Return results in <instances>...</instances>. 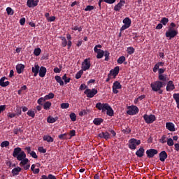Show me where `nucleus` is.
<instances>
[{
  "mask_svg": "<svg viewBox=\"0 0 179 179\" xmlns=\"http://www.w3.org/2000/svg\"><path fill=\"white\" fill-rule=\"evenodd\" d=\"M85 94H86L87 97H90V99H92V97H94V96H96V94L98 93L97 90L96 89H87L85 92H84Z\"/></svg>",
  "mask_w": 179,
  "mask_h": 179,
  "instance_id": "9",
  "label": "nucleus"
},
{
  "mask_svg": "<svg viewBox=\"0 0 179 179\" xmlns=\"http://www.w3.org/2000/svg\"><path fill=\"white\" fill-rule=\"evenodd\" d=\"M167 145L168 146H173L174 145V141H173V138H168Z\"/></svg>",
  "mask_w": 179,
  "mask_h": 179,
  "instance_id": "57",
  "label": "nucleus"
},
{
  "mask_svg": "<svg viewBox=\"0 0 179 179\" xmlns=\"http://www.w3.org/2000/svg\"><path fill=\"white\" fill-rule=\"evenodd\" d=\"M90 66H92V64L90 63V59H85L82 63V70L84 71H89V69H90Z\"/></svg>",
  "mask_w": 179,
  "mask_h": 179,
  "instance_id": "8",
  "label": "nucleus"
},
{
  "mask_svg": "<svg viewBox=\"0 0 179 179\" xmlns=\"http://www.w3.org/2000/svg\"><path fill=\"white\" fill-rule=\"evenodd\" d=\"M6 77H2L1 79H0V86H1V87H6V86H9L10 82L9 81H6Z\"/></svg>",
  "mask_w": 179,
  "mask_h": 179,
  "instance_id": "18",
  "label": "nucleus"
},
{
  "mask_svg": "<svg viewBox=\"0 0 179 179\" xmlns=\"http://www.w3.org/2000/svg\"><path fill=\"white\" fill-rule=\"evenodd\" d=\"M6 110V105H1L0 106V114Z\"/></svg>",
  "mask_w": 179,
  "mask_h": 179,
  "instance_id": "63",
  "label": "nucleus"
},
{
  "mask_svg": "<svg viewBox=\"0 0 179 179\" xmlns=\"http://www.w3.org/2000/svg\"><path fill=\"white\" fill-rule=\"evenodd\" d=\"M43 141L46 142H54V138L51 136L45 135L43 136Z\"/></svg>",
  "mask_w": 179,
  "mask_h": 179,
  "instance_id": "34",
  "label": "nucleus"
},
{
  "mask_svg": "<svg viewBox=\"0 0 179 179\" xmlns=\"http://www.w3.org/2000/svg\"><path fill=\"white\" fill-rule=\"evenodd\" d=\"M16 71L17 73L19 74L23 73V71H24V65L22 64H17L16 66Z\"/></svg>",
  "mask_w": 179,
  "mask_h": 179,
  "instance_id": "25",
  "label": "nucleus"
},
{
  "mask_svg": "<svg viewBox=\"0 0 179 179\" xmlns=\"http://www.w3.org/2000/svg\"><path fill=\"white\" fill-rule=\"evenodd\" d=\"M62 47H66L68 45V41H66V38L65 37H62Z\"/></svg>",
  "mask_w": 179,
  "mask_h": 179,
  "instance_id": "47",
  "label": "nucleus"
},
{
  "mask_svg": "<svg viewBox=\"0 0 179 179\" xmlns=\"http://www.w3.org/2000/svg\"><path fill=\"white\" fill-rule=\"evenodd\" d=\"M82 75H83V70H80V71L76 74V79H80V78H82Z\"/></svg>",
  "mask_w": 179,
  "mask_h": 179,
  "instance_id": "46",
  "label": "nucleus"
},
{
  "mask_svg": "<svg viewBox=\"0 0 179 179\" xmlns=\"http://www.w3.org/2000/svg\"><path fill=\"white\" fill-rule=\"evenodd\" d=\"M124 25L120 28V31H124V30H126V29H129L131 27V24L132 23V21L129 17H125L123 20Z\"/></svg>",
  "mask_w": 179,
  "mask_h": 179,
  "instance_id": "6",
  "label": "nucleus"
},
{
  "mask_svg": "<svg viewBox=\"0 0 179 179\" xmlns=\"http://www.w3.org/2000/svg\"><path fill=\"white\" fill-rule=\"evenodd\" d=\"M168 155L166 151H162L159 153V160L160 162H166V159H167Z\"/></svg>",
  "mask_w": 179,
  "mask_h": 179,
  "instance_id": "23",
  "label": "nucleus"
},
{
  "mask_svg": "<svg viewBox=\"0 0 179 179\" xmlns=\"http://www.w3.org/2000/svg\"><path fill=\"white\" fill-rule=\"evenodd\" d=\"M55 79L57 83L59 84L60 86H64V80H62V78L59 76H56L55 77Z\"/></svg>",
  "mask_w": 179,
  "mask_h": 179,
  "instance_id": "30",
  "label": "nucleus"
},
{
  "mask_svg": "<svg viewBox=\"0 0 179 179\" xmlns=\"http://www.w3.org/2000/svg\"><path fill=\"white\" fill-rule=\"evenodd\" d=\"M166 129H168V131H170L171 132L176 131V126L172 122H166Z\"/></svg>",
  "mask_w": 179,
  "mask_h": 179,
  "instance_id": "17",
  "label": "nucleus"
},
{
  "mask_svg": "<svg viewBox=\"0 0 179 179\" xmlns=\"http://www.w3.org/2000/svg\"><path fill=\"white\" fill-rule=\"evenodd\" d=\"M47 121L49 124H54V122H57V119L51 117V116H49L47 119Z\"/></svg>",
  "mask_w": 179,
  "mask_h": 179,
  "instance_id": "41",
  "label": "nucleus"
},
{
  "mask_svg": "<svg viewBox=\"0 0 179 179\" xmlns=\"http://www.w3.org/2000/svg\"><path fill=\"white\" fill-rule=\"evenodd\" d=\"M173 97L176 102L178 108H179V93L173 94Z\"/></svg>",
  "mask_w": 179,
  "mask_h": 179,
  "instance_id": "32",
  "label": "nucleus"
},
{
  "mask_svg": "<svg viewBox=\"0 0 179 179\" xmlns=\"http://www.w3.org/2000/svg\"><path fill=\"white\" fill-rule=\"evenodd\" d=\"M19 132L22 134V132H23V130H22V129L20 128L14 129L13 133L15 134V135H17Z\"/></svg>",
  "mask_w": 179,
  "mask_h": 179,
  "instance_id": "58",
  "label": "nucleus"
},
{
  "mask_svg": "<svg viewBox=\"0 0 179 179\" xmlns=\"http://www.w3.org/2000/svg\"><path fill=\"white\" fill-rule=\"evenodd\" d=\"M96 108L101 110L102 113L106 111V114L109 117H113L114 115V110H113V108H111L107 103H101V102H99L96 104Z\"/></svg>",
  "mask_w": 179,
  "mask_h": 179,
  "instance_id": "1",
  "label": "nucleus"
},
{
  "mask_svg": "<svg viewBox=\"0 0 179 179\" xmlns=\"http://www.w3.org/2000/svg\"><path fill=\"white\" fill-rule=\"evenodd\" d=\"M157 153H159V151L156 149H149L147 150L146 151V155H147V157H148V159H152L153 157H155V156H156V155H157Z\"/></svg>",
  "mask_w": 179,
  "mask_h": 179,
  "instance_id": "10",
  "label": "nucleus"
},
{
  "mask_svg": "<svg viewBox=\"0 0 179 179\" xmlns=\"http://www.w3.org/2000/svg\"><path fill=\"white\" fill-rule=\"evenodd\" d=\"M143 117L146 124H153L156 121V116L155 115H148V114H145Z\"/></svg>",
  "mask_w": 179,
  "mask_h": 179,
  "instance_id": "5",
  "label": "nucleus"
},
{
  "mask_svg": "<svg viewBox=\"0 0 179 179\" xmlns=\"http://www.w3.org/2000/svg\"><path fill=\"white\" fill-rule=\"evenodd\" d=\"M125 5V0H120V2L115 6L114 10L115 12H120L122 8V6Z\"/></svg>",
  "mask_w": 179,
  "mask_h": 179,
  "instance_id": "13",
  "label": "nucleus"
},
{
  "mask_svg": "<svg viewBox=\"0 0 179 179\" xmlns=\"http://www.w3.org/2000/svg\"><path fill=\"white\" fill-rule=\"evenodd\" d=\"M34 55H36V57H38V55L41 54V49H40L39 48H35L34 50Z\"/></svg>",
  "mask_w": 179,
  "mask_h": 179,
  "instance_id": "44",
  "label": "nucleus"
},
{
  "mask_svg": "<svg viewBox=\"0 0 179 179\" xmlns=\"http://www.w3.org/2000/svg\"><path fill=\"white\" fill-rule=\"evenodd\" d=\"M47 101V99H45V97H41L38 99L37 103L39 104V106H43V103Z\"/></svg>",
  "mask_w": 179,
  "mask_h": 179,
  "instance_id": "35",
  "label": "nucleus"
},
{
  "mask_svg": "<svg viewBox=\"0 0 179 179\" xmlns=\"http://www.w3.org/2000/svg\"><path fill=\"white\" fill-rule=\"evenodd\" d=\"M22 171V168L17 166L16 168H14L11 173L13 176V177H15V176H19V173H20Z\"/></svg>",
  "mask_w": 179,
  "mask_h": 179,
  "instance_id": "26",
  "label": "nucleus"
},
{
  "mask_svg": "<svg viewBox=\"0 0 179 179\" xmlns=\"http://www.w3.org/2000/svg\"><path fill=\"white\" fill-rule=\"evenodd\" d=\"M139 113V108L136 106H131L128 107V110L127 111V114L128 115H136Z\"/></svg>",
  "mask_w": 179,
  "mask_h": 179,
  "instance_id": "7",
  "label": "nucleus"
},
{
  "mask_svg": "<svg viewBox=\"0 0 179 179\" xmlns=\"http://www.w3.org/2000/svg\"><path fill=\"white\" fill-rule=\"evenodd\" d=\"M136 155L137 157H143V155H145V148L143 147H141L136 152Z\"/></svg>",
  "mask_w": 179,
  "mask_h": 179,
  "instance_id": "24",
  "label": "nucleus"
},
{
  "mask_svg": "<svg viewBox=\"0 0 179 179\" xmlns=\"http://www.w3.org/2000/svg\"><path fill=\"white\" fill-rule=\"evenodd\" d=\"M38 152H40V153H46L47 152V150L44 149V147H39L38 148Z\"/></svg>",
  "mask_w": 179,
  "mask_h": 179,
  "instance_id": "59",
  "label": "nucleus"
},
{
  "mask_svg": "<svg viewBox=\"0 0 179 179\" xmlns=\"http://www.w3.org/2000/svg\"><path fill=\"white\" fill-rule=\"evenodd\" d=\"M160 66H164V62H157L154 68L152 69V71L155 73H156V72H157V71H159V69H160Z\"/></svg>",
  "mask_w": 179,
  "mask_h": 179,
  "instance_id": "21",
  "label": "nucleus"
},
{
  "mask_svg": "<svg viewBox=\"0 0 179 179\" xmlns=\"http://www.w3.org/2000/svg\"><path fill=\"white\" fill-rule=\"evenodd\" d=\"M98 138L105 139V141H108L111 137L110 136V133H108V131H102L98 134Z\"/></svg>",
  "mask_w": 179,
  "mask_h": 179,
  "instance_id": "12",
  "label": "nucleus"
},
{
  "mask_svg": "<svg viewBox=\"0 0 179 179\" xmlns=\"http://www.w3.org/2000/svg\"><path fill=\"white\" fill-rule=\"evenodd\" d=\"M120 73V66H117L114 68V69L110 70L109 75H112V76H117Z\"/></svg>",
  "mask_w": 179,
  "mask_h": 179,
  "instance_id": "20",
  "label": "nucleus"
},
{
  "mask_svg": "<svg viewBox=\"0 0 179 179\" xmlns=\"http://www.w3.org/2000/svg\"><path fill=\"white\" fill-rule=\"evenodd\" d=\"M66 136H68V134L64 133V134H63L59 135V136H58V138H59V139H60L61 141H64V140H65V139H68V138H67Z\"/></svg>",
  "mask_w": 179,
  "mask_h": 179,
  "instance_id": "42",
  "label": "nucleus"
},
{
  "mask_svg": "<svg viewBox=\"0 0 179 179\" xmlns=\"http://www.w3.org/2000/svg\"><path fill=\"white\" fill-rule=\"evenodd\" d=\"M103 56L105 57V61H108L110 59V52L108 50L104 51Z\"/></svg>",
  "mask_w": 179,
  "mask_h": 179,
  "instance_id": "45",
  "label": "nucleus"
},
{
  "mask_svg": "<svg viewBox=\"0 0 179 179\" xmlns=\"http://www.w3.org/2000/svg\"><path fill=\"white\" fill-rule=\"evenodd\" d=\"M0 146L1 148H8V146H9V141H3L1 143Z\"/></svg>",
  "mask_w": 179,
  "mask_h": 179,
  "instance_id": "48",
  "label": "nucleus"
},
{
  "mask_svg": "<svg viewBox=\"0 0 179 179\" xmlns=\"http://www.w3.org/2000/svg\"><path fill=\"white\" fill-rule=\"evenodd\" d=\"M140 143H141V140L131 138L129 141V148L131 150H135V149H136V145L138 146Z\"/></svg>",
  "mask_w": 179,
  "mask_h": 179,
  "instance_id": "4",
  "label": "nucleus"
},
{
  "mask_svg": "<svg viewBox=\"0 0 179 179\" xmlns=\"http://www.w3.org/2000/svg\"><path fill=\"white\" fill-rule=\"evenodd\" d=\"M70 119L71 120V121L75 122L76 121V114L71 113L70 114Z\"/></svg>",
  "mask_w": 179,
  "mask_h": 179,
  "instance_id": "54",
  "label": "nucleus"
},
{
  "mask_svg": "<svg viewBox=\"0 0 179 179\" xmlns=\"http://www.w3.org/2000/svg\"><path fill=\"white\" fill-rule=\"evenodd\" d=\"M6 12H7V15H12L14 13L13 10L10 7H8L6 8Z\"/></svg>",
  "mask_w": 179,
  "mask_h": 179,
  "instance_id": "55",
  "label": "nucleus"
},
{
  "mask_svg": "<svg viewBox=\"0 0 179 179\" xmlns=\"http://www.w3.org/2000/svg\"><path fill=\"white\" fill-rule=\"evenodd\" d=\"M51 106H52V103L50 101H46L43 104V108L44 110H50L51 108Z\"/></svg>",
  "mask_w": 179,
  "mask_h": 179,
  "instance_id": "33",
  "label": "nucleus"
},
{
  "mask_svg": "<svg viewBox=\"0 0 179 179\" xmlns=\"http://www.w3.org/2000/svg\"><path fill=\"white\" fill-rule=\"evenodd\" d=\"M83 27H78V26H74L71 28V30H74L75 31H76V30H78V31L80 32L83 30Z\"/></svg>",
  "mask_w": 179,
  "mask_h": 179,
  "instance_id": "52",
  "label": "nucleus"
},
{
  "mask_svg": "<svg viewBox=\"0 0 179 179\" xmlns=\"http://www.w3.org/2000/svg\"><path fill=\"white\" fill-rule=\"evenodd\" d=\"M164 72H166V69H164V68L159 69L158 75H163V73H164Z\"/></svg>",
  "mask_w": 179,
  "mask_h": 179,
  "instance_id": "62",
  "label": "nucleus"
},
{
  "mask_svg": "<svg viewBox=\"0 0 179 179\" xmlns=\"http://www.w3.org/2000/svg\"><path fill=\"white\" fill-rule=\"evenodd\" d=\"M94 9V6H87L86 8H85V12H90L91 10H93Z\"/></svg>",
  "mask_w": 179,
  "mask_h": 179,
  "instance_id": "53",
  "label": "nucleus"
},
{
  "mask_svg": "<svg viewBox=\"0 0 179 179\" xmlns=\"http://www.w3.org/2000/svg\"><path fill=\"white\" fill-rule=\"evenodd\" d=\"M160 23L162 24L164 26H166L167 23H169V18L167 17H162Z\"/></svg>",
  "mask_w": 179,
  "mask_h": 179,
  "instance_id": "43",
  "label": "nucleus"
},
{
  "mask_svg": "<svg viewBox=\"0 0 179 179\" xmlns=\"http://www.w3.org/2000/svg\"><path fill=\"white\" fill-rule=\"evenodd\" d=\"M87 113H89V110H83L82 111L79 112L80 117H83V115H87Z\"/></svg>",
  "mask_w": 179,
  "mask_h": 179,
  "instance_id": "49",
  "label": "nucleus"
},
{
  "mask_svg": "<svg viewBox=\"0 0 179 179\" xmlns=\"http://www.w3.org/2000/svg\"><path fill=\"white\" fill-rule=\"evenodd\" d=\"M38 76L40 78H44L47 73V68L44 66H41L38 71Z\"/></svg>",
  "mask_w": 179,
  "mask_h": 179,
  "instance_id": "15",
  "label": "nucleus"
},
{
  "mask_svg": "<svg viewBox=\"0 0 179 179\" xmlns=\"http://www.w3.org/2000/svg\"><path fill=\"white\" fill-rule=\"evenodd\" d=\"M176 26V23L171 22L170 26L168 27V31H166L165 36L167 38H169V40L174 38V37L178 34V30L174 29Z\"/></svg>",
  "mask_w": 179,
  "mask_h": 179,
  "instance_id": "2",
  "label": "nucleus"
},
{
  "mask_svg": "<svg viewBox=\"0 0 179 179\" xmlns=\"http://www.w3.org/2000/svg\"><path fill=\"white\" fill-rule=\"evenodd\" d=\"M150 87L152 92H157L159 94H163V90H162V83L160 81H155L150 84Z\"/></svg>",
  "mask_w": 179,
  "mask_h": 179,
  "instance_id": "3",
  "label": "nucleus"
},
{
  "mask_svg": "<svg viewBox=\"0 0 179 179\" xmlns=\"http://www.w3.org/2000/svg\"><path fill=\"white\" fill-rule=\"evenodd\" d=\"M127 52L129 54V55H132V54L135 52V48H134V47H128L127 49Z\"/></svg>",
  "mask_w": 179,
  "mask_h": 179,
  "instance_id": "37",
  "label": "nucleus"
},
{
  "mask_svg": "<svg viewBox=\"0 0 179 179\" xmlns=\"http://www.w3.org/2000/svg\"><path fill=\"white\" fill-rule=\"evenodd\" d=\"M61 108L66 109V108H69V103H62L60 105Z\"/></svg>",
  "mask_w": 179,
  "mask_h": 179,
  "instance_id": "50",
  "label": "nucleus"
},
{
  "mask_svg": "<svg viewBox=\"0 0 179 179\" xmlns=\"http://www.w3.org/2000/svg\"><path fill=\"white\" fill-rule=\"evenodd\" d=\"M166 135H164L162 136L161 139H160V142L161 143H166V142H167V141L166 140Z\"/></svg>",
  "mask_w": 179,
  "mask_h": 179,
  "instance_id": "64",
  "label": "nucleus"
},
{
  "mask_svg": "<svg viewBox=\"0 0 179 179\" xmlns=\"http://www.w3.org/2000/svg\"><path fill=\"white\" fill-rule=\"evenodd\" d=\"M55 96V95L54 94V93L50 92V93H49L48 94H47V95L45 96V99L46 100H51V99H54Z\"/></svg>",
  "mask_w": 179,
  "mask_h": 179,
  "instance_id": "40",
  "label": "nucleus"
},
{
  "mask_svg": "<svg viewBox=\"0 0 179 179\" xmlns=\"http://www.w3.org/2000/svg\"><path fill=\"white\" fill-rule=\"evenodd\" d=\"M104 121V120H103L102 118H95L93 120V123L94 124V125H101V122H103Z\"/></svg>",
  "mask_w": 179,
  "mask_h": 179,
  "instance_id": "31",
  "label": "nucleus"
},
{
  "mask_svg": "<svg viewBox=\"0 0 179 179\" xmlns=\"http://www.w3.org/2000/svg\"><path fill=\"white\" fill-rule=\"evenodd\" d=\"M125 56H121L117 59V62L120 64H124V62H125Z\"/></svg>",
  "mask_w": 179,
  "mask_h": 179,
  "instance_id": "39",
  "label": "nucleus"
},
{
  "mask_svg": "<svg viewBox=\"0 0 179 179\" xmlns=\"http://www.w3.org/2000/svg\"><path fill=\"white\" fill-rule=\"evenodd\" d=\"M158 81L167 82V75H164V74L158 75Z\"/></svg>",
  "mask_w": 179,
  "mask_h": 179,
  "instance_id": "28",
  "label": "nucleus"
},
{
  "mask_svg": "<svg viewBox=\"0 0 179 179\" xmlns=\"http://www.w3.org/2000/svg\"><path fill=\"white\" fill-rule=\"evenodd\" d=\"M176 89V86L174 85V83H173V80L168 81L166 84V92H171Z\"/></svg>",
  "mask_w": 179,
  "mask_h": 179,
  "instance_id": "14",
  "label": "nucleus"
},
{
  "mask_svg": "<svg viewBox=\"0 0 179 179\" xmlns=\"http://www.w3.org/2000/svg\"><path fill=\"white\" fill-rule=\"evenodd\" d=\"M30 156L33 157V159H38V156H37V154H36V152L31 151L30 153Z\"/></svg>",
  "mask_w": 179,
  "mask_h": 179,
  "instance_id": "60",
  "label": "nucleus"
},
{
  "mask_svg": "<svg viewBox=\"0 0 179 179\" xmlns=\"http://www.w3.org/2000/svg\"><path fill=\"white\" fill-rule=\"evenodd\" d=\"M23 150L20 147H17L14 148L13 152V157L16 158L19 155H20Z\"/></svg>",
  "mask_w": 179,
  "mask_h": 179,
  "instance_id": "22",
  "label": "nucleus"
},
{
  "mask_svg": "<svg viewBox=\"0 0 179 179\" xmlns=\"http://www.w3.org/2000/svg\"><path fill=\"white\" fill-rule=\"evenodd\" d=\"M113 93H114V94H117L118 93V89H122V85H121V83H120V82L118 81H115L113 83Z\"/></svg>",
  "mask_w": 179,
  "mask_h": 179,
  "instance_id": "11",
  "label": "nucleus"
},
{
  "mask_svg": "<svg viewBox=\"0 0 179 179\" xmlns=\"http://www.w3.org/2000/svg\"><path fill=\"white\" fill-rule=\"evenodd\" d=\"M16 113H17V115H22V108L17 107Z\"/></svg>",
  "mask_w": 179,
  "mask_h": 179,
  "instance_id": "61",
  "label": "nucleus"
},
{
  "mask_svg": "<svg viewBox=\"0 0 179 179\" xmlns=\"http://www.w3.org/2000/svg\"><path fill=\"white\" fill-rule=\"evenodd\" d=\"M96 55V58L97 59H101L103 57H104V50H98L96 52H94Z\"/></svg>",
  "mask_w": 179,
  "mask_h": 179,
  "instance_id": "29",
  "label": "nucleus"
},
{
  "mask_svg": "<svg viewBox=\"0 0 179 179\" xmlns=\"http://www.w3.org/2000/svg\"><path fill=\"white\" fill-rule=\"evenodd\" d=\"M29 162H30V160H29L27 158L25 157L20 161V166H26V164H27Z\"/></svg>",
  "mask_w": 179,
  "mask_h": 179,
  "instance_id": "36",
  "label": "nucleus"
},
{
  "mask_svg": "<svg viewBox=\"0 0 179 179\" xmlns=\"http://www.w3.org/2000/svg\"><path fill=\"white\" fill-rule=\"evenodd\" d=\"M62 79L63 80H64L65 85H67V83H69V82H71V78L66 77V74H64V75L62 76Z\"/></svg>",
  "mask_w": 179,
  "mask_h": 179,
  "instance_id": "38",
  "label": "nucleus"
},
{
  "mask_svg": "<svg viewBox=\"0 0 179 179\" xmlns=\"http://www.w3.org/2000/svg\"><path fill=\"white\" fill-rule=\"evenodd\" d=\"M103 46H101V45H96L94 46V52H97V51H100L101 50V49H99V48H101Z\"/></svg>",
  "mask_w": 179,
  "mask_h": 179,
  "instance_id": "56",
  "label": "nucleus"
},
{
  "mask_svg": "<svg viewBox=\"0 0 179 179\" xmlns=\"http://www.w3.org/2000/svg\"><path fill=\"white\" fill-rule=\"evenodd\" d=\"M27 114L29 115V117H31V118H34V117H36V113H34V111L33 110H28Z\"/></svg>",
  "mask_w": 179,
  "mask_h": 179,
  "instance_id": "51",
  "label": "nucleus"
},
{
  "mask_svg": "<svg viewBox=\"0 0 179 179\" xmlns=\"http://www.w3.org/2000/svg\"><path fill=\"white\" fill-rule=\"evenodd\" d=\"M15 159H17V160H18L19 162L23 160V159H26V153L24 152V151H22L20 154H19L15 157Z\"/></svg>",
  "mask_w": 179,
  "mask_h": 179,
  "instance_id": "27",
  "label": "nucleus"
},
{
  "mask_svg": "<svg viewBox=\"0 0 179 179\" xmlns=\"http://www.w3.org/2000/svg\"><path fill=\"white\" fill-rule=\"evenodd\" d=\"M40 66L38 64H35L34 66L31 68L32 73H34V76L36 78L37 75H38V72L40 71Z\"/></svg>",
  "mask_w": 179,
  "mask_h": 179,
  "instance_id": "16",
  "label": "nucleus"
},
{
  "mask_svg": "<svg viewBox=\"0 0 179 179\" xmlns=\"http://www.w3.org/2000/svg\"><path fill=\"white\" fill-rule=\"evenodd\" d=\"M38 5V1L34 0H27V6L28 8H33L34 6H37Z\"/></svg>",
  "mask_w": 179,
  "mask_h": 179,
  "instance_id": "19",
  "label": "nucleus"
}]
</instances>
